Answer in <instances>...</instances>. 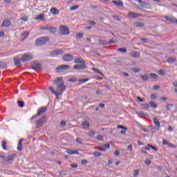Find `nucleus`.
Here are the masks:
<instances>
[{"label":"nucleus","mask_w":177,"mask_h":177,"mask_svg":"<svg viewBox=\"0 0 177 177\" xmlns=\"http://www.w3.org/2000/svg\"><path fill=\"white\" fill-rule=\"evenodd\" d=\"M141 41H142L143 42L147 43V42H149V39H147V38H141Z\"/></svg>","instance_id":"obj_62"},{"label":"nucleus","mask_w":177,"mask_h":177,"mask_svg":"<svg viewBox=\"0 0 177 177\" xmlns=\"http://www.w3.org/2000/svg\"><path fill=\"white\" fill-rule=\"evenodd\" d=\"M0 68H6V63L3 62H0Z\"/></svg>","instance_id":"obj_37"},{"label":"nucleus","mask_w":177,"mask_h":177,"mask_svg":"<svg viewBox=\"0 0 177 177\" xmlns=\"http://www.w3.org/2000/svg\"><path fill=\"white\" fill-rule=\"evenodd\" d=\"M82 127L86 129V128H89V127H91V123L88 121H84L82 123Z\"/></svg>","instance_id":"obj_25"},{"label":"nucleus","mask_w":177,"mask_h":177,"mask_svg":"<svg viewBox=\"0 0 177 177\" xmlns=\"http://www.w3.org/2000/svg\"><path fill=\"white\" fill-rule=\"evenodd\" d=\"M80 8L78 6H74L71 7V10H75L76 9H78Z\"/></svg>","instance_id":"obj_56"},{"label":"nucleus","mask_w":177,"mask_h":177,"mask_svg":"<svg viewBox=\"0 0 177 177\" xmlns=\"http://www.w3.org/2000/svg\"><path fill=\"white\" fill-rule=\"evenodd\" d=\"M17 154L11 153L3 159V161L6 162V164H10L13 160H15V157H16Z\"/></svg>","instance_id":"obj_5"},{"label":"nucleus","mask_w":177,"mask_h":177,"mask_svg":"<svg viewBox=\"0 0 177 177\" xmlns=\"http://www.w3.org/2000/svg\"><path fill=\"white\" fill-rule=\"evenodd\" d=\"M62 53H64L63 50H55L50 53V56H57L58 55H62Z\"/></svg>","instance_id":"obj_11"},{"label":"nucleus","mask_w":177,"mask_h":177,"mask_svg":"<svg viewBox=\"0 0 177 177\" xmlns=\"http://www.w3.org/2000/svg\"><path fill=\"white\" fill-rule=\"evenodd\" d=\"M153 123L156 126V129H160V122L158 121V120L157 119V118H153Z\"/></svg>","instance_id":"obj_24"},{"label":"nucleus","mask_w":177,"mask_h":177,"mask_svg":"<svg viewBox=\"0 0 177 177\" xmlns=\"http://www.w3.org/2000/svg\"><path fill=\"white\" fill-rule=\"evenodd\" d=\"M6 145H7L6 141L2 142L1 146H2V148L3 149V150H8V147H6Z\"/></svg>","instance_id":"obj_35"},{"label":"nucleus","mask_w":177,"mask_h":177,"mask_svg":"<svg viewBox=\"0 0 177 177\" xmlns=\"http://www.w3.org/2000/svg\"><path fill=\"white\" fill-rule=\"evenodd\" d=\"M60 127H66V121H62L59 123Z\"/></svg>","instance_id":"obj_58"},{"label":"nucleus","mask_w":177,"mask_h":177,"mask_svg":"<svg viewBox=\"0 0 177 177\" xmlns=\"http://www.w3.org/2000/svg\"><path fill=\"white\" fill-rule=\"evenodd\" d=\"M49 37H41L36 39L35 45L36 46H42L43 45H46L49 42Z\"/></svg>","instance_id":"obj_2"},{"label":"nucleus","mask_w":177,"mask_h":177,"mask_svg":"<svg viewBox=\"0 0 177 177\" xmlns=\"http://www.w3.org/2000/svg\"><path fill=\"white\" fill-rule=\"evenodd\" d=\"M145 150H150L151 149V145L149 144L147 147H145Z\"/></svg>","instance_id":"obj_57"},{"label":"nucleus","mask_w":177,"mask_h":177,"mask_svg":"<svg viewBox=\"0 0 177 177\" xmlns=\"http://www.w3.org/2000/svg\"><path fill=\"white\" fill-rule=\"evenodd\" d=\"M33 56L31 54H24L21 57V62H30V60H32Z\"/></svg>","instance_id":"obj_6"},{"label":"nucleus","mask_w":177,"mask_h":177,"mask_svg":"<svg viewBox=\"0 0 177 177\" xmlns=\"http://www.w3.org/2000/svg\"><path fill=\"white\" fill-rule=\"evenodd\" d=\"M50 12L53 13V15H59V10H57L56 8H51Z\"/></svg>","instance_id":"obj_28"},{"label":"nucleus","mask_w":177,"mask_h":177,"mask_svg":"<svg viewBox=\"0 0 177 177\" xmlns=\"http://www.w3.org/2000/svg\"><path fill=\"white\" fill-rule=\"evenodd\" d=\"M172 107H174V104H168L166 106L167 110H171V109H172Z\"/></svg>","instance_id":"obj_40"},{"label":"nucleus","mask_w":177,"mask_h":177,"mask_svg":"<svg viewBox=\"0 0 177 177\" xmlns=\"http://www.w3.org/2000/svg\"><path fill=\"white\" fill-rule=\"evenodd\" d=\"M69 82H77L78 81V79L77 77H72L68 80Z\"/></svg>","instance_id":"obj_39"},{"label":"nucleus","mask_w":177,"mask_h":177,"mask_svg":"<svg viewBox=\"0 0 177 177\" xmlns=\"http://www.w3.org/2000/svg\"><path fill=\"white\" fill-rule=\"evenodd\" d=\"M53 84L57 86L56 88L57 92H62L66 89V86L64 85L62 77H58L54 80Z\"/></svg>","instance_id":"obj_1"},{"label":"nucleus","mask_w":177,"mask_h":177,"mask_svg":"<svg viewBox=\"0 0 177 177\" xmlns=\"http://www.w3.org/2000/svg\"><path fill=\"white\" fill-rule=\"evenodd\" d=\"M148 104L150 107H152V109H157V104L153 102H149Z\"/></svg>","instance_id":"obj_32"},{"label":"nucleus","mask_w":177,"mask_h":177,"mask_svg":"<svg viewBox=\"0 0 177 177\" xmlns=\"http://www.w3.org/2000/svg\"><path fill=\"white\" fill-rule=\"evenodd\" d=\"M45 118H46V116L43 115L40 119L35 122L36 128H42V126L46 124Z\"/></svg>","instance_id":"obj_3"},{"label":"nucleus","mask_w":177,"mask_h":177,"mask_svg":"<svg viewBox=\"0 0 177 177\" xmlns=\"http://www.w3.org/2000/svg\"><path fill=\"white\" fill-rule=\"evenodd\" d=\"M59 34L60 35H70V30H68V28L66 26H61L59 27Z\"/></svg>","instance_id":"obj_4"},{"label":"nucleus","mask_w":177,"mask_h":177,"mask_svg":"<svg viewBox=\"0 0 177 177\" xmlns=\"http://www.w3.org/2000/svg\"><path fill=\"white\" fill-rule=\"evenodd\" d=\"M19 107H24V102L18 101Z\"/></svg>","instance_id":"obj_43"},{"label":"nucleus","mask_w":177,"mask_h":177,"mask_svg":"<svg viewBox=\"0 0 177 177\" xmlns=\"http://www.w3.org/2000/svg\"><path fill=\"white\" fill-rule=\"evenodd\" d=\"M68 68H70V66L66 65V64H63V65H60V66H57L55 68V71L57 73H60V71H62V70H68Z\"/></svg>","instance_id":"obj_7"},{"label":"nucleus","mask_w":177,"mask_h":177,"mask_svg":"<svg viewBox=\"0 0 177 177\" xmlns=\"http://www.w3.org/2000/svg\"><path fill=\"white\" fill-rule=\"evenodd\" d=\"M12 26V21H3L2 24L1 25V28L3 27H10Z\"/></svg>","instance_id":"obj_18"},{"label":"nucleus","mask_w":177,"mask_h":177,"mask_svg":"<svg viewBox=\"0 0 177 177\" xmlns=\"http://www.w3.org/2000/svg\"><path fill=\"white\" fill-rule=\"evenodd\" d=\"M77 38H82L84 37V33L82 32H78L76 36Z\"/></svg>","instance_id":"obj_48"},{"label":"nucleus","mask_w":177,"mask_h":177,"mask_svg":"<svg viewBox=\"0 0 177 177\" xmlns=\"http://www.w3.org/2000/svg\"><path fill=\"white\" fill-rule=\"evenodd\" d=\"M75 142H77V143H80V145L82 144V140L80 138H76Z\"/></svg>","instance_id":"obj_49"},{"label":"nucleus","mask_w":177,"mask_h":177,"mask_svg":"<svg viewBox=\"0 0 177 177\" xmlns=\"http://www.w3.org/2000/svg\"><path fill=\"white\" fill-rule=\"evenodd\" d=\"M130 56L131 57H139L140 56V53L138 51H131L130 53Z\"/></svg>","instance_id":"obj_20"},{"label":"nucleus","mask_w":177,"mask_h":177,"mask_svg":"<svg viewBox=\"0 0 177 177\" xmlns=\"http://www.w3.org/2000/svg\"><path fill=\"white\" fill-rule=\"evenodd\" d=\"M14 62H15V66H18V67H20L21 66L20 63V58L19 57H15Z\"/></svg>","instance_id":"obj_23"},{"label":"nucleus","mask_w":177,"mask_h":177,"mask_svg":"<svg viewBox=\"0 0 177 177\" xmlns=\"http://www.w3.org/2000/svg\"><path fill=\"white\" fill-rule=\"evenodd\" d=\"M93 70L95 73H97L98 74H100V75H103V73H102L99 69L93 68Z\"/></svg>","instance_id":"obj_38"},{"label":"nucleus","mask_w":177,"mask_h":177,"mask_svg":"<svg viewBox=\"0 0 177 177\" xmlns=\"http://www.w3.org/2000/svg\"><path fill=\"white\" fill-rule=\"evenodd\" d=\"M176 62V58L175 57H170L167 59V63L169 64H172V63H175Z\"/></svg>","instance_id":"obj_29"},{"label":"nucleus","mask_w":177,"mask_h":177,"mask_svg":"<svg viewBox=\"0 0 177 177\" xmlns=\"http://www.w3.org/2000/svg\"><path fill=\"white\" fill-rule=\"evenodd\" d=\"M21 20H23V21H27L28 20V18L27 17V16H24L21 18Z\"/></svg>","instance_id":"obj_55"},{"label":"nucleus","mask_w":177,"mask_h":177,"mask_svg":"<svg viewBox=\"0 0 177 177\" xmlns=\"http://www.w3.org/2000/svg\"><path fill=\"white\" fill-rule=\"evenodd\" d=\"M151 99H157V95L156 94H151Z\"/></svg>","instance_id":"obj_64"},{"label":"nucleus","mask_w":177,"mask_h":177,"mask_svg":"<svg viewBox=\"0 0 177 177\" xmlns=\"http://www.w3.org/2000/svg\"><path fill=\"white\" fill-rule=\"evenodd\" d=\"M46 110H48V107L41 106L40 109H38L37 115L39 116V115H41V114H44V113H45V111H46Z\"/></svg>","instance_id":"obj_14"},{"label":"nucleus","mask_w":177,"mask_h":177,"mask_svg":"<svg viewBox=\"0 0 177 177\" xmlns=\"http://www.w3.org/2000/svg\"><path fill=\"white\" fill-rule=\"evenodd\" d=\"M132 71L133 72V73H140V69H139V68H132Z\"/></svg>","instance_id":"obj_44"},{"label":"nucleus","mask_w":177,"mask_h":177,"mask_svg":"<svg viewBox=\"0 0 177 177\" xmlns=\"http://www.w3.org/2000/svg\"><path fill=\"white\" fill-rule=\"evenodd\" d=\"M86 164H88V160H86V159L82 160V165H86Z\"/></svg>","instance_id":"obj_54"},{"label":"nucleus","mask_w":177,"mask_h":177,"mask_svg":"<svg viewBox=\"0 0 177 177\" xmlns=\"http://www.w3.org/2000/svg\"><path fill=\"white\" fill-rule=\"evenodd\" d=\"M93 156L94 157H101L102 153L98 152V151H95V152L93 153Z\"/></svg>","instance_id":"obj_34"},{"label":"nucleus","mask_w":177,"mask_h":177,"mask_svg":"<svg viewBox=\"0 0 177 177\" xmlns=\"http://www.w3.org/2000/svg\"><path fill=\"white\" fill-rule=\"evenodd\" d=\"M137 99L139 102H140L141 103H143V102H145V98H141L140 97L138 96Z\"/></svg>","instance_id":"obj_51"},{"label":"nucleus","mask_w":177,"mask_h":177,"mask_svg":"<svg viewBox=\"0 0 177 177\" xmlns=\"http://www.w3.org/2000/svg\"><path fill=\"white\" fill-rule=\"evenodd\" d=\"M59 174L61 175V176H64L66 175V171L62 170L59 172Z\"/></svg>","instance_id":"obj_60"},{"label":"nucleus","mask_w":177,"mask_h":177,"mask_svg":"<svg viewBox=\"0 0 177 177\" xmlns=\"http://www.w3.org/2000/svg\"><path fill=\"white\" fill-rule=\"evenodd\" d=\"M102 90L97 89L96 91V95H102Z\"/></svg>","instance_id":"obj_63"},{"label":"nucleus","mask_w":177,"mask_h":177,"mask_svg":"<svg viewBox=\"0 0 177 177\" xmlns=\"http://www.w3.org/2000/svg\"><path fill=\"white\" fill-rule=\"evenodd\" d=\"M112 3L119 6V8H124V3L121 0H119L118 1H112Z\"/></svg>","instance_id":"obj_19"},{"label":"nucleus","mask_w":177,"mask_h":177,"mask_svg":"<svg viewBox=\"0 0 177 177\" xmlns=\"http://www.w3.org/2000/svg\"><path fill=\"white\" fill-rule=\"evenodd\" d=\"M74 63L76 64H85V61L82 58L76 57L74 59Z\"/></svg>","instance_id":"obj_15"},{"label":"nucleus","mask_w":177,"mask_h":177,"mask_svg":"<svg viewBox=\"0 0 177 177\" xmlns=\"http://www.w3.org/2000/svg\"><path fill=\"white\" fill-rule=\"evenodd\" d=\"M118 51L121 52L122 53H127V48H118Z\"/></svg>","instance_id":"obj_33"},{"label":"nucleus","mask_w":177,"mask_h":177,"mask_svg":"<svg viewBox=\"0 0 177 177\" xmlns=\"http://www.w3.org/2000/svg\"><path fill=\"white\" fill-rule=\"evenodd\" d=\"M118 129H124V131H127L128 129V128L124 127V126H122V125H118Z\"/></svg>","instance_id":"obj_45"},{"label":"nucleus","mask_w":177,"mask_h":177,"mask_svg":"<svg viewBox=\"0 0 177 177\" xmlns=\"http://www.w3.org/2000/svg\"><path fill=\"white\" fill-rule=\"evenodd\" d=\"M47 31H48L50 34H56L57 32V28L48 26Z\"/></svg>","instance_id":"obj_16"},{"label":"nucleus","mask_w":177,"mask_h":177,"mask_svg":"<svg viewBox=\"0 0 177 177\" xmlns=\"http://www.w3.org/2000/svg\"><path fill=\"white\" fill-rule=\"evenodd\" d=\"M128 16L129 17H131V19H137V17H139V16H140V15L136 13V12H129L128 13Z\"/></svg>","instance_id":"obj_17"},{"label":"nucleus","mask_w":177,"mask_h":177,"mask_svg":"<svg viewBox=\"0 0 177 177\" xmlns=\"http://www.w3.org/2000/svg\"><path fill=\"white\" fill-rule=\"evenodd\" d=\"M149 77H150L152 80H157V78H158V75H157V74H156V73H150V74H149Z\"/></svg>","instance_id":"obj_30"},{"label":"nucleus","mask_w":177,"mask_h":177,"mask_svg":"<svg viewBox=\"0 0 177 177\" xmlns=\"http://www.w3.org/2000/svg\"><path fill=\"white\" fill-rule=\"evenodd\" d=\"M23 140H24L23 138L19 140L17 150L19 151H21L23 150Z\"/></svg>","instance_id":"obj_21"},{"label":"nucleus","mask_w":177,"mask_h":177,"mask_svg":"<svg viewBox=\"0 0 177 177\" xmlns=\"http://www.w3.org/2000/svg\"><path fill=\"white\" fill-rule=\"evenodd\" d=\"M158 73L160 74V75H165V73H164V71H162V69L159 70Z\"/></svg>","instance_id":"obj_53"},{"label":"nucleus","mask_w":177,"mask_h":177,"mask_svg":"<svg viewBox=\"0 0 177 177\" xmlns=\"http://www.w3.org/2000/svg\"><path fill=\"white\" fill-rule=\"evenodd\" d=\"M48 89H50V91L52 92V93H53V95H55V96H57V99H59V96L62 95V91H55V88H53V87L52 86H50Z\"/></svg>","instance_id":"obj_10"},{"label":"nucleus","mask_w":177,"mask_h":177,"mask_svg":"<svg viewBox=\"0 0 177 177\" xmlns=\"http://www.w3.org/2000/svg\"><path fill=\"white\" fill-rule=\"evenodd\" d=\"M97 140H103V136L99 135L97 136Z\"/></svg>","instance_id":"obj_59"},{"label":"nucleus","mask_w":177,"mask_h":177,"mask_svg":"<svg viewBox=\"0 0 177 177\" xmlns=\"http://www.w3.org/2000/svg\"><path fill=\"white\" fill-rule=\"evenodd\" d=\"M84 68H86L85 64H77L73 66L74 70H84Z\"/></svg>","instance_id":"obj_12"},{"label":"nucleus","mask_w":177,"mask_h":177,"mask_svg":"<svg viewBox=\"0 0 177 177\" xmlns=\"http://www.w3.org/2000/svg\"><path fill=\"white\" fill-rule=\"evenodd\" d=\"M36 19L37 20H44L45 19V14H40Z\"/></svg>","instance_id":"obj_31"},{"label":"nucleus","mask_w":177,"mask_h":177,"mask_svg":"<svg viewBox=\"0 0 177 177\" xmlns=\"http://www.w3.org/2000/svg\"><path fill=\"white\" fill-rule=\"evenodd\" d=\"M133 26H134V27H137V28H142L145 27V23H142V22H134V23H133Z\"/></svg>","instance_id":"obj_22"},{"label":"nucleus","mask_w":177,"mask_h":177,"mask_svg":"<svg viewBox=\"0 0 177 177\" xmlns=\"http://www.w3.org/2000/svg\"><path fill=\"white\" fill-rule=\"evenodd\" d=\"M107 149H110V144H105L102 146L97 147V149L101 150V151H106Z\"/></svg>","instance_id":"obj_13"},{"label":"nucleus","mask_w":177,"mask_h":177,"mask_svg":"<svg viewBox=\"0 0 177 177\" xmlns=\"http://www.w3.org/2000/svg\"><path fill=\"white\" fill-rule=\"evenodd\" d=\"M64 62H73L74 60V57L72 56L71 54H66L63 56Z\"/></svg>","instance_id":"obj_8"},{"label":"nucleus","mask_w":177,"mask_h":177,"mask_svg":"<svg viewBox=\"0 0 177 177\" xmlns=\"http://www.w3.org/2000/svg\"><path fill=\"white\" fill-rule=\"evenodd\" d=\"M48 27H49V26H41V28H40V30H46V31H48Z\"/></svg>","instance_id":"obj_41"},{"label":"nucleus","mask_w":177,"mask_h":177,"mask_svg":"<svg viewBox=\"0 0 177 177\" xmlns=\"http://www.w3.org/2000/svg\"><path fill=\"white\" fill-rule=\"evenodd\" d=\"M145 164L147 165H150V164H151V160L149 159L145 160Z\"/></svg>","instance_id":"obj_52"},{"label":"nucleus","mask_w":177,"mask_h":177,"mask_svg":"<svg viewBox=\"0 0 177 177\" xmlns=\"http://www.w3.org/2000/svg\"><path fill=\"white\" fill-rule=\"evenodd\" d=\"M31 67L32 70H35V71H38V70H40L41 67H42V65L37 62H32L31 64Z\"/></svg>","instance_id":"obj_9"},{"label":"nucleus","mask_w":177,"mask_h":177,"mask_svg":"<svg viewBox=\"0 0 177 177\" xmlns=\"http://www.w3.org/2000/svg\"><path fill=\"white\" fill-rule=\"evenodd\" d=\"M79 82H88V81H89V78L87 79H80Z\"/></svg>","instance_id":"obj_46"},{"label":"nucleus","mask_w":177,"mask_h":177,"mask_svg":"<svg viewBox=\"0 0 177 177\" xmlns=\"http://www.w3.org/2000/svg\"><path fill=\"white\" fill-rule=\"evenodd\" d=\"M114 20H116V21H121V18H120L118 16H113Z\"/></svg>","instance_id":"obj_50"},{"label":"nucleus","mask_w":177,"mask_h":177,"mask_svg":"<svg viewBox=\"0 0 177 177\" xmlns=\"http://www.w3.org/2000/svg\"><path fill=\"white\" fill-rule=\"evenodd\" d=\"M98 42H99V45H109V41H106V40H103V39H98Z\"/></svg>","instance_id":"obj_26"},{"label":"nucleus","mask_w":177,"mask_h":177,"mask_svg":"<svg viewBox=\"0 0 177 177\" xmlns=\"http://www.w3.org/2000/svg\"><path fill=\"white\" fill-rule=\"evenodd\" d=\"M71 168L76 169V168H78V165H77V164H72V165H71Z\"/></svg>","instance_id":"obj_61"},{"label":"nucleus","mask_w":177,"mask_h":177,"mask_svg":"<svg viewBox=\"0 0 177 177\" xmlns=\"http://www.w3.org/2000/svg\"><path fill=\"white\" fill-rule=\"evenodd\" d=\"M138 175H139V170L138 169H136L133 171V176L134 177H138Z\"/></svg>","instance_id":"obj_42"},{"label":"nucleus","mask_w":177,"mask_h":177,"mask_svg":"<svg viewBox=\"0 0 177 177\" xmlns=\"http://www.w3.org/2000/svg\"><path fill=\"white\" fill-rule=\"evenodd\" d=\"M142 110H149V104H144L142 105Z\"/></svg>","instance_id":"obj_36"},{"label":"nucleus","mask_w":177,"mask_h":177,"mask_svg":"<svg viewBox=\"0 0 177 177\" xmlns=\"http://www.w3.org/2000/svg\"><path fill=\"white\" fill-rule=\"evenodd\" d=\"M141 77L142 78L143 81H147L149 80V77L146 75H141Z\"/></svg>","instance_id":"obj_47"},{"label":"nucleus","mask_w":177,"mask_h":177,"mask_svg":"<svg viewBox=\"0 0 177 177\" xmlns=\"http://www.w3.org/2000/svg\"><path fill=\"white\" fill-rule=\"evenodd\" d=\"M68 154H80V152L78 151L73 150V149H69L68 151H66Z\"/></svg>","instance_id":"obj_27"}]
</instances>
